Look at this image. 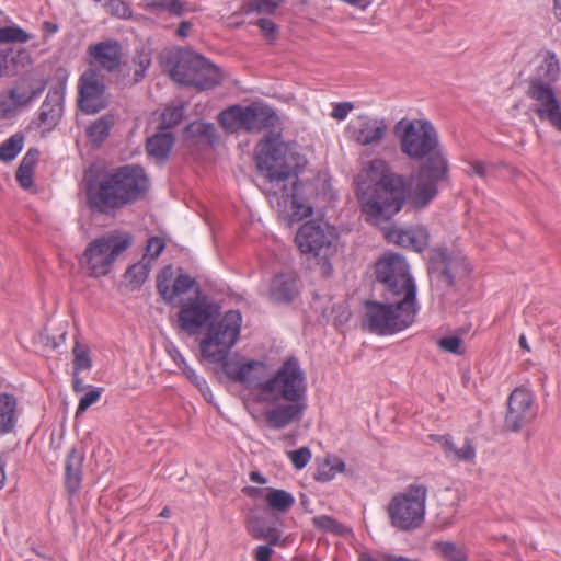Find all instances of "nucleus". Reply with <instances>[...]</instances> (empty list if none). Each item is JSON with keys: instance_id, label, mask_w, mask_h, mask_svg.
Returning <instances> with one entry per match:
<instances>
[{"instance_id": "f257e3e1", "label": "nucleus", "mask_w": 561, "mask_h": 561, "mask_svg": "<svg viewBox=\"0 0 561 561\" xmlns=\"http://www.w3.org/2000/svg\"><path fill=\"white\" fill-rule=\"evenodd\" d=\"M393 130L401 153L421 162L409 198L415 208H425L438 195L439 184L449 178V162L438 133L427 119L407 118L399 121Z\"/></svg>"}, {"instance_id": "f03ea898", "label": "nucleus", "mask_w": 561, "mask_h": 561, "mask_svg": "<svg viewBox=\"0 0 561 561\" xmlns=\"http://www.w3.org/2000/svg\"><path fill=\"white\" fill-rule=\"evenodd\" d=\"M255 163L263 178V192L275 198L278 207L290 204V221H300L312 215V207L297 198V172L306 164L302 156L295 152L278 135L262 139L256 146Z\"/></svg>"}, {"instance_id": "7ed1b4c3", "label": "nucleus", "mask_w": 561, "mask_h": 561, "mask_svg": "<svg viewBox=\"0 0 561 561\" xmlns=\"http://www.w3.org/2000/svg\"><path fill=\"white\" fill-rule=\"evenodd\" d=\"M242 317L238 310L227 311L219 321L209 325L201 341L203 358L221 365L226 376L249 388H257L262 396V385L266 376V364L261 360L240 362L229 357L230 350L239 340Z\"/></svg>"}, {"instance_id": "20e7f679", "label": "nucleus", "mask_w": 561, "mask_h": 561, "mask_svg": "<svg viewBox=\"0 0 561 561\" xmlns=\"http://www.w3.org/2000/svg\"><path fill=\"white\" fill-rule=\"evenodd\" d=\"M407 196L405 176L382 159H373L357 175L358 202L371 225L389 221L402 209Z\"/></svg>"}, {"instance_id": "39448f33", "label": "nucleus", "mask_w": 561, "mask_h": 561, "mask_svg": "<svg viewBox=\"0 0 561 561\" xmlns=\"http://www.w3.org/2000/svg\"><path fill=\"white\" fill-rule=\"evenodd\" d=\"M412 295L400 299L383 301L367 300L363 325L378 335H391L409 328L417 313V302L411 301Z\"/></svg>"}, {"instance_id": "423d86ee", "label": "nucleus", "mask_w": 561, "mask_h": 561, "mask_svg": "<svg viewBox=\"0 0 561 561\" xmlns=\"http://www.w3.org/2000/svg\"><path fill=\"white\" fill-rule=\"evenodd\" d=\"M427 495V485L417 481L396 493L386 508L390 525L401 531L419 529L425 520Z\"/></svg>"}, {"instance_id": "0eeeda50", "label": "nucleus", "mask_w": 561, "mask_h": 561, "mask_svg": "<svg viewBox=\"0 0 561 561\" xmlns=\"http://www.w3.org/2000/svg\"><path fill=\"white\" fill-rule=\"evenodd\" d=\"M307 378L299 360L290 356L286 358L273 377L262 385L264 401L306 402Z\"/></svg>"}, {"instance_id": "6e6552de", "label": "nucleus", "mask_w": 561, "mask_h": 561, "mask_svg": "<svg viewBox=\"0 0 561 561\" xmlns=\"http://www.w3.org/2000/svg\"><path fill=\"white\" fill-rule=\"evenodd\" d=\"M377 283L381 286L383 299H400L405 296L416 301V286L405 259L396 253L385 254L375 266Z\"/></svg>"}, {"instance_id": "1a4fd4ad", "label": "nucleus", "mask_w": 561, "mask_h": 561, "mask_svg": "<svg viewBox=\"0 0 561 561\" xmlns=\"http://www.w3.org/2000/svg\"><path fill=\"white\" fill-rule=\"evenodd\" d=\"M88 55L90 67L78 81V106L82 113L93 115L105 107V84L103 76L96 69V66L105 68V42L91 45Z\"/></svg>"}, {"instance_id": "9d476101", "label": "nucleus", "mask_w": 561, "mask_h": 561, "mask_svg": "<svg viewBox=\"0 0 561 561\" xmlns=\"http://www.w3.org/2000/svg\"><path fill=\"white\" fill-rule=\"evenodd\" d=\"M336 240L335 229L322 220L305 222L296 234V243L301 253L318 259L325 276L331 275L333 271L329 260L336 254Z\"/></svg>"}, {"instance_id": "9b49d317", "label": "nucleus", "mask_w": 561, "mask_h": 561, "mask_svg": "<svg viewBox=\"0 0 561 561\" xmlns=\"http://www.w3.org/2000/svg\"><path fill=\"white\" fill-rule=\"evenodd\" d=\"M149 180L140 165H124L107 175V208H121L144 194Z\"/></svg>"}, {"instance_id": "f8f14e48", "label": "nucleus", "mask_w": 561, "mask_h": 561, "mask_svg": "<svg viewBox=\"0 0 561 561\" xmlns=\"http://www.w3.org/2000/svg\"><path fill=\"white\" fill-rule=\"evenodd\" d=\"M470 272L467 260L461 255L449 253L447 249H432L428 256L427 273L431 286L444 296L456 284V278L467 276Z\"/></svg>"}, {"instance_id": "ddd939ff", "label": "nucleus", "mask_w": 561, "mask_h": 561, "mask_svg": "<svg viewBox=\"0 0 561 561\" xmlns=\"http://www.w3.org/2000/svg\"><path fill=\"white\" fill-rule=\"evenodd\" d=\"M150 64L151 59L146 54L128 61L121 45L115 41H107V83L119 88L130 87L145 78Z\"/></svg>"}, {"instance_id": "4468645a", "label": "nucleus", "mask_w": 561, "mask_h": 561, "mask_svg": "<svg viewBox=\"0 0 561 561\" xmlns=\"http://www.w3.org/2000/svg\"><path fill=\"white\" fill-rule=\"evenodd\" d=\"M537 416V407L534 393L525 388H515L507 398V408L504 415V427L510 432H519L530 424Z\"/></svg>"}, {"instance_id": "2eb2a0df", "label": "nucleus", "mask_w": 561, "mask_h": 561, "mask_svg": "<svg viewBox=\"0 0 561 561\" xmlns=\"http://www.w3.org/2000/svg\"><path fill=\"white\" fill-rule=\"evenodd\" d=\"M202 55L190 49H179L164 60V69L178 83L193 87L203 65Z\"/></svg>"}, {"instance_id": "dca6fc26", "label": "nucleus", "mask_w": 561, "mask_h": 561, "mask_svg": "<svg viewBox=\"0 0 561 561\" xmlns=\"http://www.w3.org/2000/svg\"><path fill=\"white\" fill-rule=\"evenodd\" d=\"M85 204L92 214L105 213V164L92 163L83 174Z\"/></svg>"}, {"instance_id": "f3484780", "label": "nucleus", "mask_w": 561, "mask_h": 561, "mask_svg": "<svg viewBox=\"0 0 561 561\" xmlns=\"http://www.w3.org/2000/svg\"><path fill=\"white\" fill-rule=\"evenodd\" d=\"M215 312V306L207 296L197 297L181 307L178 314L179 327L194 334L208 323Z\"/></svg>"}, {"instance_id": "a211bd4d", "label": "nucleus", "mask_w": 561, "mask_h": 561, "mask_svg": "<svg viewBox=\"0 0 561 561\" xmlns=\"http://www.w3.org/2000/svg\"><path fill=\"white\" fill-rule=\"evenodd\" d=\"M388 123L385 118L359 115L348 126L351 137L360 146L379 145L388 134Z\"/></svg>"}, {"instance_id": "6ab92c4d", "label": "nucleus", "mask_w": 561, "mask_h": 561, "mask_svg": "<svg viewBox=\"0 0 561 561\" xmlns=\"http://www.w3.org/2000/svg\"><path fill=\"white\" fill-rule=\"evenodd\" d=\"M196 282L187 274H179L173 279L171 266L164 267L157 276V290L162 299L171 306L175 305L179 296L190 291Z\"/></svg>"}, {"instance_id": "aec40b11", "label": "nucleus", "mask_w": 561, "mask_h": 561, "mask_svg": "<svg viewBox=\"0 0 561 561\" xmlns=\"http://www.w3.org/2000/svg\"><path fill=\"white\" fill-rule=\"evenodd\" d=\"M264 413L265 422L271 428H285L293 422L300 421L307 408V402L285 401Z\"/></svg>"}, {"instance_id": "412c9836", "label": "nucleus", "mask_w": 561, "mask_h": 561, "mask_svg": "<svg viewBox=\"0 0 561 561\" xmlns=\"http://www.w3.org/2000/svg\"><path fill=\"white\" fill-rule=\"evenodd\" d=\"M386 237L399 247L417 253L426 249L430 243L428 230L423 226L410 227L408 229H391L387 231Z\"/></svg>"}, {"instance_id": "4be33fe9", "label": "nucleus", "mask_w": 561, "mask_h": 561, "mask_svg": "<svg viewBox=\"0 0 561 561\" xmlns=\"http://www.w3.org/2000/svg\"><path fill=\"white\" fill-rule=\"evenodd\" d=\"M64 111V88L48 91L38 112V126L51 130L60 121Z\"/></svg>"}, {"instance_id": "5701e85b", "label": "nucleus", "mask_w": 561, "mask_h": 561, "mask_svg": "<svg viewBox=\"0 0 561 561\" xmlns=\"http://www.w3.org/2000/svg\"><path fill=\"white\" fill-rule=\"evenodd\" d=\"M274 110L263 103L253 102L245 106V131L260 133L275 125Z\"/></svg>"}, {"instance_id": "b1692460", "label": "nucleus", "mask_w": 561, "mask_h": 561, "mask_svg": "<svg viewBox=\"0 0 561 561\" xmlns=\"http://www.w3.org/2000/svg\"><path fill=\"white\" fill-rule=\"evenodd\" d=\"M81 265L91 277L105 275V237H100L87 247Z\"/></svg>"}, {"instance_id": "393cba45", "label": "nucleus", "mask_w": 561, "mask_h": 561, "mask_svg": "<svg viewBox=\"0 0 561 561\" xmlns=\"http://www.w3.org/2000/svg\"><path fill=\"white\" fill-rule=\"evenodd\" d=\"M46 88L45 80L22 78L15 85L5 91L18 108L27 106L33 100L39 96Z\"/></svg>"}, {"instance_id": "a878e982", "label": "nucleus", "mask_w": 561, "mask_h": 561, "mask_svg": "<svg viewBox=\"0 0 561 561\" xmlns=\"http://www.w3.org/2000/svg\"><path fill=\"white\" fill-rule=\"evenodd\" d=\"M245 527L248 533L254 539L266 540L270 545H277L279 541V534L276 528L270 526L266 518L257 511L251 510L245 519Z\"/></svg>"}, {"instance_id": "bb28decb", "label": "nucleus", "mask_w": 561, "mask_h": 561, "mask_svg": "<svg viewBox=\"0 0 561 561\" xmlns=\"http://www.w3.org/2000/svg\"><path fill=\"white\" fill-rule=\"evenodd\" d=\"M298 295L297 279L288 273H279L272 279L270 298L274 302H290Z\"/></svg>"}, {"instance_id": "cd10ccee", "label": "nucleus", "mask_w": 561, "mask_h": 561, "mask_svg": "<svg viewBox=\"0 0 561 561\" xmlns=\"http://www.w3.org/2000/svg\"><path fill=\"white\" fill-rule=\"evenodd\" d=\"M526 93L538 103L535 110L556 108V104L559 103L552 83L550 82H543L539 79H529Z\"/></svg>"}, {"instance_id": "c85d7f7f", "label": "nucleus", "mask_w": 561, "mask_h": 561, "mask_svg": "<svg viewBox=\"0 0 561 561\" xmlns=\"http://www.w3.org/2000/svg\"><path fill=\"white\" fill-rule=\"evenodd\" d=\"M18 423V399L11 393H0V436L12 433Z\"/></svg>"}, {"instance_id": "c756f323", "label": "nucleus", "mask_w": 561, "mask_h": 561, "mask_svg": "<svg viewBox=\"0 0 561 561\" xmlns=\"http://www.w3.org/2000/svg\"><path fill=\"white\" fill-rule=\"evenodd\" d=\"M134 243L130 232L113 230L107 233V266L122 256Z\"/></svg>"}, {"instance_id": "7c9ffc66", "label": "nucleus", "mask_w": 561, "mask_h": 561, "mask_svg": "<svg viewBox=\"0 0 561 561\" xmlns=\"http://www.w3.org/2000/svg\"><path fill=\"white\" fill-rule=\"evenodd\" d=\"M82 456L76 449H71L65 463V484L69 493H76L81 485Z\"/></svg>"}, {"instance_id": "2f4dec72", "label": "nucleus", "mask_w": 561, "mask_h": 561, "mask_svg": "<svg viewBox=\"0 0 561 561\" xmlns=\"http://www.w3.org/2000/svg\"><path fill=\"white\" fill-rule=\"evenodd\" d=\"M174 145L172 133H158L148 138L146 144L147 153L157 161H165Z\"/></svg>"}, {"instance_id": "473e14b6", "label": "nucleus", "mask_w": 561, "mask_h": 561, "mask_svg": "<svg viewBox=\"0 0 561 561\" xmlns=\"http://www.w3.org/2000/svg\"><path fill=\"white\" fill-rule=\"evenodd\" d=\"M105 144V117L101 116L85 127L84 148L89 156H94Z\"/></svg>"}, {"instance_id": "72a5a7b5", "label": "nucleus", "mask_w": 561, "mask_h": 561, "mask_svg": "<svg viewBox=\"0 0 561 561\" xmlns=\"http://www.w3.org/2000/svg\"><path fill=\"white\" fill-rule=\"evenodd\" d=\"M203 64L196 76V80L193 84L198 90H208L213 89L214 87L218 85L222 81V75L220 69L209 62L206 58L202 56V62Z\"/></svg>"}, {"instance_id": "f704fd0d", "label": "nucleus", "mask_w": 561, "mask_h": 561, "mask_svg": "<svg viewBox=\"0 0 561 561\" xmlns=\"http://www.w3.org/2000/svg\"><path fill=\"white\" fill-rule=\"evenodd\" d=\"M219 124L224 129L236 133L245 130V106L232 105L222 111L218 116Z\"/></svg>"}, {"instance_id": "c9c22d12", "label": "nucleus", "mask_w": 561, "mask_h": 561, "mask_svg": "<svg viewBox=\"0 0 561 561\" xmlns=\"http://www.w3.org/2000/svg\"><path fill=\"white\" fill-rule=\"evenodd\" d=\"M541 58V64L537 67L535 75L529 79H539L543 82L553 83L559 78V60L551 51H543Z\"/></svg>"}, {"instance_id": "e433bc0d", "label": "nucleus", "mask_w": 561, "mask_h": 561, "mask_svg": "<svg viewBox=\"0 0 561 561\" xmlns=\"http://www.w3.org/2000/svg\"><path fill=\"white\" fill-rule=\"evenodd\" d=\"M185 138L195 144L206 141L208 145H213L216 141L215 125L202 121L193 122L185 128Z\"/></svg>"}, {"instance_id": "4c0bfd02", "label": "nucleus", "mask_w": 561, "mask_h": 561, "mask_svg": "<svg viewBox=\"0 0 561 561\" xmlns=\"http://www.w3.org/2000/svg\"><path fill=\"white\" fill-rule=\"evenodd\" d=\"M264 499L271 511L280 514L287 513L295 504L293 494L282 489L268 488Z\"/></svg>"}, {"instance_id": "58836bf2", "label": "nucleus", "mask_w": 561, "mask_h": 561, "mask_svg": "<svg viewBox=\"0 0 561 561\" xmlns=\"http://www.w3.org/2000/svg\"><path fill=\"white\" fill-rule=\"evenodd\" d=\"M312 307L316 311L321 312L323 321L328 322L332 320L336 325L344 324L345 322H347L351 316V312L345 306H336L334 304H331L330 306H324L318 296L314 298Z\"/></svg>"}, {"instance_id": "ea45409f", "label": "nucleus", "mask_w": 561, "mask_h": 561, "mask_svg": "<svg viewBox=\"0 0 561 561\" xmlns=\"http://www.w3.org/2000/svg\"><path fill=\"white\" fill-rule=\"evenodd\" d=\"M443 449L446 456L453 460L472 461L476 450L472 444L466 439L461 447H457L449 435L440 437Z\"/></svg>"}, {"instance_id": "a19ab883", "label": "nucleus", "mask_w": 561, "mask_h": 561, "mask_svg": "<svg viewBox=\"0 0 561 561\" xmlns=\"http://www.w3.org/2000/svg\"><path fill=\"white\" fill-rule=\"evenodd\" d=\"M151 271L149 262L140 261L127 268L124 274L126 285L131 289L136 290L146 282Z\"/></svg>"}, {"instance_id": "79ce46f5", "label": "nucleus", "mask_w": 561, "mask_h": 561, "mask_svg": "<svg viewBox=\"0 0 561 561\" xmlns=\"http://www.w3.org/2000/svg\"><path fill=\"white\" fill-rule=\"evenodd\" d=\"M434 548L445 561H468L466 549L453 541H437L434 543Z\"/></svg>"}, {"instance_id": "37998d69", "label": "nucleus", "mask_w": 561, "mask_h": 561, "mask_svg": "<svg viewBox=\"0 0 561 561\" xmlns=\"http://www.w3.org/2000/svg\"><path fill=\"white\" fill-rule=\"evenodd\" d=\"M285 0H249L242 5L245 13L274 15Z\"/></svg>"}, {"instance_id": "c03bdc74", "label": "nucleus", "mask_w": 561, "mask_h": 561, "mask_svg": "<svg viewBox=\"0 0 561 561\" xmlns=\"http://www.w3.org/2000/svg\"><path fill=\"white\" fill-rule=\"evenodd\" d=\"M24 137L21 134H14L0 145V160L9 162L13 160L23 148Z\"/></svg>"}, {"instance_id": "a18cd8bd", "label": "nucleus", "mask_w": 561, "mask_h": 561, "mask_svg": "<svg viewBox=\"0 0 561 561\" xmlns=\"http://www.w3.org/2000/svg\"><path fill=\"white\" fill-rule=\"evenodd\" d=\"M72 355L73 370L82 371L91 368L92 360L90 357V350L88 345L82 344L79 340H76L72 348Z\"/></svg>"}, {"instance_id": "49530a36", "label": "nucleus", "mask_w": 561, "mask_h": 561, "mask_svg": "<svg viewBox=\"0 0 561 561\" xmlns=\"http://www.w3.org/2000/svg\"><path fill=\"white\" fill-rule=\"evenodd\" d=\"M312 524L317 529L322 530L324 533L343 535L346 531L345 526H343L336 519L328 515H320L313 517Z\"/></svg>"}, {"instance_id": "de8ad7c7", "label": "nucleus", "mask_w": 561, "mask_h": 561, "mask_svg": "<svg viewBox=\"0 0 561 561\" xmlns=\"http://www.w3.org/2000/svg\"><path fill=\"white\" fill-rule=\"evenodd\" d=\"M184 115L183 105L169 106L161 114L160 128L170 129L180 124Z\"/></svg>"}, {"instance_id": "09e8293b", "label": "nucleus", "mask_w": 561, "mask_h": 561, "mask_svg": "<svg viewBox=\"0 0 561 561\" xmlns=\"http://www.w3.org/2000/svg\"><path fill=\"white\" fill-rule=\"evenodd\" d=\"M30 35L19 26L0 27V43H26Z\"/></svg>"}, {"instance_id": "8fccbe9b", "label": "nucleus", "mask_w": 561, "mask_h": 561, "mask_svg": "<svg viewBox=\"0 0 561 561\" xmlns=\"http://www.w3.org/2000/svg\"><path fill=\"white\" fill-rule=\"evenodd\" d=\"M147 7L168 11L174 15H181L183 2L181 0H145Z\"/></svg>"}, {"instance_id": "3c124183", "label": "nucleus", "mask_w": 561, "mask_h": 561, "mask_svg": "<svg viewBox=\"0 0 561 561\" xmlns=\"http://www.w3.org/2000/svg\"><path fill=\"white\" fill-rule=\"evenodd\" d=\"M437 345L442 351L455 355H462L466 352L462 340L455 335L439 339Z\"/></svg>"}, {"instance_id": "603ef678", "label": "nucleus", "mask_w": 561, "mask_h": 561, "mask_svg": "<svg viewBox=\"0 0 561 561\" xmlns=\"http://www.w3.org/2000/svg\"><path fill=\"white\" fill-rule=\"evenodd\" d=\"M540 119H547L551 126L561 131V107L560 103L556 104V108L535 110Z\"/></svg>"}, {"instance_id": "864d4df0", "label": "nucleus", "mask_w": 561, "mask_h": 561, "mask_svg": "<svg viewBox=\"0 0 561 561\" xmlns=\"http://www.w3.org/2000/svg\"><path fill=\"white\" fill-rule=\"evenodd\" d=\"M102 388L99 389H91L88 392H85L79 401L77 412L76 414L79 415L80 413H83L87 411L92 404L98 402L102 396Z\"/></svg>"}, {"instance_id": "5fc2aeb1", "label": "nucleus", "mask_w": 561, "mask_h": 561, "mask_svg": "<svg viewBox=\"0 0 561 561\" xmlns=\"http://www.w3.org/2000/svg\"><path fill=\"white\" fill-rule=\"evenodd\" d=\"M179 367L182 369L183 374L186 378L196 387V388H206V380L199 377L185 362V359L179 355V359L175 358Z\"/></svg>"}, {"instance_id": "6e6d98bb", "label": "nucleus", "mask_w": 561, "mask_h": 561, "mask_svg": "<svg viewBox=\"0 0 561 561\" xmlns=\"http://www.w3.org/2000/svg\"><path fill=\"white\" fill-rule=\"evenodd\" d=\"M288 457L296 469H302L310 461L311 451L307 447H301L297 450L289 451Z\"/></svg>"}, {"instance_id": "4d7b16f0", "label": "nucleus", "mask_w": 561, "mask_h": 561, "mask_svg": "<svg viewBox=\"0 0 561 561\" xmlns=\"http://www.w3.org/2000/svg\"><path fill=\"white\" fill-rule=\"evenodd\" d=\"M19 108L13 103L9 94L3 91L0 93V119H8L15 115Z\"/></svg>"}, {"instance_id": "13d9d810", "label": "nucleus", "mask_w": 561, "mask_h": 561, "mask_svg": "<svg viewBox=\"0 0 561 561\" xmlns=\"http://www.w3.org/2000/svg\"><path fill=\"white\" fill-rule=\"evenodd\" d=\"M107 11L121 19H128L131 16L130 8L123 0H107Z\"/></svg>"}, {"instance_id": "bf43d9fd", "label": "nucleus", "mask_w": 561, "mask_h": 561, "mask_svg": "<svg viewBox=\"0 0 561 561\" xmlns=\"http://www.w3.org/2000/svg\"><path fill=\"white\" fill-rule=\"evenodd\" d=\"M26 57V53L24 50H20L16 56H12L11 54H0V76H11L12 70L10 69V64H15L18 58Z\"/></svg>"}, {"instance_id": "052dcab7", "label": "nucleus", "mask_w": 561, "mask_h": 561, "mask_svg": "<svg viewBox=\"0 0 561 561\" xmlns=\"http://www.w3.org/2000/svg\"><path fill=\"white\" fill-rule=\"evenodd\" d=\"M254 24L261 30L266 39L274 41L276 38L278 27L272 20L261 18Z\"/></svg>"}, {"instance_id": "680f3d73", "label": "nucleus", "mask_w": 561, "mask_h": 561, "mask_svg": "<svg viewBox=\"0 0 561 561\" xmlns=\"http://www.w3.org/2000/svg\"><path fill=\"white\" fill-rule=\"evenodd\" d=\"M164 248L165 242L162 238L152 237L147 241L146 256L154 260L163 252Z\"/></svg>"}, {"instance_id": "e2e57ef3", "label": "nucleus", "mask_w": 561, "mask_h": 561, "mask_svg": "<svg viewBox=\"0 0 561 561\" xmlns=\"http://www.w3.org/2000/svg\"><path fill=\"white\" fill-rule=\"evenodd\" d=\"M354 108L352 102H340L333 105V110L331 112V116L334 119L343 121L347 117L350 112Z\"/></svg>"}, {"instance_id": "0e129e2a", "label": "nucleus", "mask_w": 561, "mask_h": 561, "mask_svg": "<svg viewBox=\"0 0 561 561\" xmlns=\"http://www.w3.org/2000/svg\"><path fill=\"white\" fill-rule=\"evenodd\" d=\"M15 178L20 185L24 188H28L33 184V171L30 169H24L23 165L18 168Z\"/></svg>"}, {"instance_id": "69168bd1", "label": "nucleus", "mask_w": 561, "mask_h": 561, "mask_svg": "<svg viewBox=\"0 0 561 561\" xmlns=\"http://www.w3.org/2000/svg\"><path fill=\"white\" fill-rule=\"evenodd\" d=\"M39 158V151L35 148L30 149L24 158L21 161L20 165H23L24 169H30L33 171V168L37 163Z\"/></svg>"}, {"instance_id": "338daca9", "label": "nucleus", "mask_w": 561, "mask_h": 561, "mask_svg": "<svg viewBox=\"0 0 561 561\" xmlns=\"http://www.w3.org/2000/svg\"><path fill=\"white\" fill-rule=\"evenodd\" d=\"M470 170L467 171L469 175H477L480 178L486 176V170L489 167V163L484 161H470L469 162Z\"/></svg>"}, {"instance_id": "774afa93", "label": "nucleus", "mask_w": 561, "mask_h": 561, "mask_svg": "<svg viewBox=\"0 0 561 561\" xmlns=\"http://www.w3.org/2000/svg\"><path fill=\"white\" fill-rule=\"evenodd\" d=\"M335 477L334 471H332V468L329 467L327 462H323L316 472V480L320 482H328L332 480Z\"/></svg>"}]
</instances>
